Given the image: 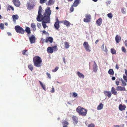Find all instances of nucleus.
<instances>
[{
	"instance_id": "16",
	"label": "nucleus",
	"mask_w": 127,
	"mask_h": 127,
	"mask_svg": "<svg viewBox=\"0 0 127 127\" xmlns=\"http://www.w3.org/2000/svg\"><path fill=\"white\" fill-rule=\"evenodd\" d=\"M104 93L106 96H107L109 97L111 96L112 94L109 91H104Z\"/></svg>"
},
{
	"instance_id": "14",
	"label": "nucleus",
	"mask_w": 127,
	"mask_h": 127,
	"mask_svg": "<svg viewBox=\"0 0 127 127\" xmlns=\"http://www.w3.org/2000/svg\"><path fill=\"white\" fill-rule=\"evenodd\" d=\"M115 39L116 43H118L121 41V38L120 36L117 35L116 36Z\"/></svg>"
},
{
	"instance_id": "24",
	"label": "nucleus",
	"mask_w": 127,
	"mask_h": 127,
	"mask_svg": "<svg viewBox=\"0 0 127 127\" xmlns=\"http://www.w3.org/2000/svg\"><path fill=\"white\" fill-rule=\"evenodd\" d=\"M31 27L33 29L34 31L36 30V26L34 23H32L31 24Z\"/></svg>"
},
{
	"instance_id": "31",
	"label": "nucleus",
	"mask_w": 127,
	"mask_h": 127,
	"mask_svg": "<svg viewBox=\"0 0 127 127\" xmlns=\"http://www.w3.org/2000/svg\"><path fill=\"white\" fill-rule=\"evenodd\" d=\"M12 18L13 20L16 19L17 20L18 19L19 17L17 15H13L12 16Z\"/></svg>"
},
{
	"instance_id": "48",
	"label": "nucleus",
	"mask_w": 127,
	"mask_h": 127,
	"mask_svg": "<svg viewBox=\"0 0 127 127\" xmlns=\"http://www.w3.org/2000/svg\"><path fill=\"white\" fill-rule=\"evenodd\" d=\"M122 85H123V86H126L127 85V83L126 82H125L124 81H122Z\"/></svg>"
},
{
	"instance_id": "19",
	"label": "nucleus",
	"mask_w": 127,
	"mask_h": 127,
	"mask_svg": "<svg viewBox=\"0 0 127 127\" xmlns=\"http://www.w3.org/2000/svg\"><path fill=\"white\" fill-rule=\"evenodd\" d=\"M111 92L113 95H116L117 94V92L114 87H112V88Z\"/></svg>"
},
{
	"instance_id": "41",
	"label": "nucleus",
	"mask_w": 127,
	"mask_h": 127,
	"mask_svg": "<svg viewBox=\"0 0 127 127\" xmlns=\"http://www.w3.org/2000/svg\"><path fill=\"white\" fill-rule=\"evenodd\" d=\"M107 16L108 17L111 19L113 17L111 13H109L107 14Z\"/></svg>"
},
{
	"instance_id": "32",
	"label": "nucleus",
	"mask_w": 127,
	"mask_h": 127,
	"mask_svg": "<svg viewBox=\"0 0 127 127\" xmlns=\"http://www.w3.org/2000/svg\"><path fill=\"white\" fill-rule=\"evenodd\" d=\"M97 65L93 66V70L94 72H96L97 71Z\"/></svg>"
},
{
	"instance_id": "20",
	"label": "nucleus",
	"mask_w": 127,
	"mask_h": 127,
	"mask_svg": "<svg viewBox=\"0 0 127 127\" xmlns=\"http://www.w3.org/2000/svg\"><path fill=\"white\" fill-rule=\"evenodd\" d=\"M54 50L51 47H48L47 49V52L50 53H52L53 51Z\"/></svg>"
},
{
	"instance_id": "63",
	"label": "nucleus",
	"mask_w": 127,
	"mask_h": 127,
	"mask_svg": "<svg viewBox=\"0 0 127 127\" xmlns=\"http://www.w3.org/2000/svg\"><path fill=\"white\" fill-rule=\"evenodd\" d=\"M99 41V40L97 39L96 40V41H95V43L96 44Z\"/></svg>"
},
{
	"instance_id": "35",
	"label": "nucleus",
	"mask_w": 127,
	"mask_h": 127,
	"mask_svg": "<svg viewBox=\"0 0 127 127\" xmlns=\"http://www.w3.org/2000/svg\"><path fill=\"white\" fill-rule=\"evenodd\" d=\"M27 51V50H23L22 51V54L24 55H26L27 56H28V54H27L26 53V52Z\"/></svg>"
},
{
	"instance_id": "17",
	"label": "nucleus",
	"mask_w": 127,
	"mask_h": 127,
	"mask_svg": "<svg viewBox=\"0 0 127 127\" xmlns=\"http://www.w3.org/2000/svg\"><path fill=\"white\" fill-rule=\"evenodd\" d=\"M54 1L53 0H49L46 3V4L48 6L54 4Z\"/></svg>"
},
{
	"instance_id": "53",
	"label": "nucleus",
	"mask_w": 127,
	"mask_h": 127,
	"mask_svg": "<svg viewBox=\"0 0 127 127\" xmlns=\"http://www.w3.org/2000/svg\"><path fill=\"white\" fill-rule=\"evenodd\" d=\"M55 91L54 88L53 87L52 88V90H51L50 92L51 93H53Z\"/></svg>"
},
{
	"instance_id": "34",
	"label": "nucleus",
	"mask_w": 127,
	"mask_h": 127,
	"mask_svg": "<svg viewBox=\"0 0 127 127\" xmlns=\"http://www.w3.org/2000/svg\"><path fill=\"white\" fill-rule=\"evenodd\" d=\"M0 28L1 29L3 30L4 29V25L2 23L0 24Z\"/></svg>"
},
{
	"instance_id": "27",
	"label": "nucleus",
	"mask_w": 127,
	"mask_h": 127,
	"mask_svg": "<svg viewBox=\"0 0 127 127\" xmlns=\"http://www.w3.org/2000/svg\"><path fill=\"white\" fill-rule=\"evenodd\" d=\"M26 32H27L28 34H30L31 33V30L30 28L28 27H27L25 30Z\"/></svg>"
},
{
	"instance_id": "64",
	"label": "nucleus",
	"mask_w": 127,
	"mask_h": 127,
	"mask_svg": "<svg viewBox=\"0 0 127 127\" xmlns=\"http://www.w3.org/2000/svg\"><path fill=\"white\" fill-rule=\"evenodd\" d=\"M112 80H115V77H113L112 78Z\"/></svg>"
},
{
	"instance_id": "51",
	"label": "nucleus",
	"mask_w": 127,
	"mask_h": 127,
	"mask_svg": "<svg viewBox=\"0 0 127 127\" xmlns=\"http://www.w3.org/2000/svg\"><path fill=\"white\" fill-rule=\"evenodd\" d=\"M37 26L38 28H40L41 26V24L39 23H37Z\"/></svg>"
},
{
	"instance_id": "21",
	"label": "nucleus",
	"mask_w": 127,
	"mask_h": 127,
	"mask_svg": "<svg viewBox=\"0 0 127 127\" xmlns=\"http://www.w3.org/2000/svg\"><path fill=\"white\" fill-rule=\"evenodd\" d=\"M103 106V104L102 103H100L99 104L98 106L97 107V109L99 110L102 109Z\"/></svg>"
},
{
	"instance_id": "1",
	"label": "nucleus",
	"mask_w": 127,
	"mask_h": 127,
	"mask_svg": "<svg viewBox=\"0 0 127 127\" xmlns=\"http://www.w3.org/2000/svg\"><path fill=\"white\" fill-rule=\"evenodd\" d=\"M42 10L39 9L38 12V15L36 18V20L38 22L41 21L42 20L47 21L49 19V16H50L51 13L50 7H47L45 9L44 14L43 15L41 14Z\"/></svg>"
},
{
	"instance_id": "4",
	"label": "nucleus",
	"mask_w": 127,
	"mask_h": 127,
	"mask_svg": "<svg viewBox=\"0 0 127 127\" xmlns=\"http://www.w3.org/2000/svg\"><path fill=\"white\" fill-rule=\"evenodd\" d=\"M15 29L16 32L18 33L24 34V33L25 31L19 26H16Z\"/></svg>"
},
{
	"instance_id": "52",
	"label": "nucleus",
	"mask_w": 127,
	"mask_h": 127,
	"mask_svg": "<svg viewBox=\"0 0 127 127\" xmlns=\"http://www.w3.org/2000/svg\"><path fill=\"white\" fill-rule=\"evenodd\" d=\"M73 96L75 97H76L77 96V93L75 92H74L73 93Z\"/></svg>"
},
{
	"instance_id": "22",
	"label": "nucleus",
	"mask_w": 127,
	"mask_h": 127,
	"mask_svg": "<svg viewBox=\"0 0 127 127\" xmlns=\"http://www.w3.org/2000/svg\"><path fill=\"white\" fill-rule=\"evenodd\" d=\"M47 42L48 41L50 43H52L53 42V39L52 37H47Z\"/></svg>"
},
{
	"instance_id": "36",
	"label": "nucleus",
	"mask_w": 127,
	"mask_h": 127,
	"mask_svg": "<svg viewBox=\"0 0 127 127\" xmlns=\"http://www.w3.org/2000/svg\"><path fill=\"white\" fill-rule=\"evenodd\" d=\"M126 9L124 8H122L121 9V12L123 14L126 13Z\"/></svg>"
},
{
	"instance_id": "55",
	"label": "nucleus",
	"mask_w": 127,
	"mask_h": 127,
	"mask_svg": "<svg viewBox=\"0 0 127 127\" xmlns=\"http://www.w3.org/2000/svg\"><path fill=\"white\" fill-rule=\"evenodd\" d=\"M43 33L46 34L48 33L47 32H46L45 30H43L42 31Z\"/></svg>"
},
{
	"instance_id": "5",
	"label": "nucleus",
	"mask_w": 127,
	"mask_h": 127,
	"mask_svg": "<svg viewBox=\"0 0 127 127\" xmlns=\"http://www.w3.org/2000/svg\"><path fill=\"white\" fill-rule=\"evenodd\" d=\"M35 5V2L33 1L27 3V9L30 10L34 8Z\"/></svg>"
},
{
	"instance_id": "43",
	"label": "nucleus",
	"mask_w": 127,
	"mask_h": 127,
	"mask_svg": "<svg viewBox=\"0 0 127 127\" xmlns=\"http://www.w3.org/2000/svg\"><path fill=\"white\" fill-rule=\"evenodd\" d=\"M122 50L124 53H125L126 52V50L124 47L123 46L122 47Z\"/></svg>"
},
{
	"instance_id": "57",
	"label": "nucleus",
	"mask_w": 127,
	"mask_h": 127,
	"mask_svg": "<svg viewBox=\"0 0 127 127\" xmlns=\"http://www.w3.org/2000/svg\"><path fill=\"white\" fill-rule=\"evenodd\" d=\"M104 51L106 53H107V51H108V50H107V49L106 47H105V49L104 50Z\"/></svg>"
},
{
	"instance_id": "25",
	"label": "nucleus",
	"mask_w": 127,
	"mask_h": 127,
	"mask_svg": "<svg viewBox=\"0 0 127 127\" xmlns=\"http://www.w3.org/2000/svg\"><path fill=\"white\" fill-rule=\"evenodd\" d=\"M54 26L56 29H58L60 27L59 22H56L55 23Z\"/></svg>"
},
{
	"instance_id": "61",
	"label": "nucleus",
	"mask_w": 127,
	"mask_h": 127,
	"mask_svg": "<svg viewBox=\"0 0 127 127\" xmlns=\"http://www.w3.org/2000/svg\"><path fill=\"white\" fill-rule=\"evenodd\" d=\"M63 61L64 63V64H65L66 63L65 61V59L64 57L63 58Z\"/></svg>"
},
{
	"instance_id": "13",
	"label": "nucleus",
	"mask_w": 127,
	"mask_h": 127,
	"mask_svg": "<svg viewBox=\"0 0 127 127\" xmlns=\"http://www.w3.org/2000/svg\"><path fill=\"white\" fill-rule=\"evenodd\" d=\"M73 123L75 124H77L78 122V118L76 116H73L72 117Z\"/></svg>"
},
{
	"instance_id": "8",
	"label": "nucleus",
	"mask_w": 127,
	"mask_h": 127,
	"mask_svg": "<svg viewBox=\"0 0 127 127\" xmlns=\"http://www.w3.org/2000/svg\"><path fill=\"white\" fill-rule=\"evenodd\" d=\"M86 17L84 19V21L86 22H89L91 21V15L89 14L86 15Z\"/></svg>"
},
{
	"instance_id": "60",
	"label": "nucleus",
	"mask_w": 127,
	"mask_h": 127,
	"mask_svg": "<svg viewBox=\"0 0 127 127\" xmlns=\"http://www.w3.org/2000/svg\"><path fill=\"white\" fill-rule=\"evenodd\" d=\"M116 68L118 69L119 68V67L118 64H116Z\"/></svg>"
},
{
	"instance_id": "29",
	"label": "nucleus",
	"mask_w": 127,
	"mask_h": 127,
	"mask_svg": "<svg viewBox=\"0 0 127 127\" xmlns=\"http://www.w3.org/2000/svg\"><path fill=\"white\" fill-rule=\"evenodd\" d=\"M108 72L109 74L111 75H113L114 73L113 70L112 69H109Z\"/></svg>"
},
{
	"instance_id": "3",
	"label": "nucleus",
	"mask_w": 127,
	"mask_h": 127,
	"mask_svg": "<svg viewBox=\"0 0 127 127\" xmlns=\"http://www.w3.org/2000/svg\"><path fill=\"white\" fill-rule=\"evenodd\" d=\"M77 112L81 115L85 116L87 114V110L83 107L78 106L76 109Z\"/></svg>"
},
{
	"instance_id": "56",
	"label": "nucleus",
	"mask_w": 127,
	"mask_h": 127,
	"mask_svg": "<svg viewBox=\"0 0 127 127\" xmlns=\"http://www.w3.org/2000/svg\"><path fill=\"white\" fill-rule=\"evenodd\" d=\"M124 43L125 46H127V40H125Z\"/></svg>"
},
{
	"instance_id": "23",
	"label": "nucleus",
	"mask_w": 127,
	"mask_h": 127,
	"mask_svg": "<svg viewBox=\"0 0 127 127\" xmlns=\"http://www.w3.org/2000/svg\"><path fill=\"white\" fill-rule=\"evenodd\" d=\"M77 74L78 75L79 77L80 78L83 79L84 78V76L82 73H81L79 71H78L77 72Z\"/></svg>"
},
{
	"instance_id": "46",
	"label": "nucleus",
	"mask_w": 127,
	"mask_h": 127,
	"mask_svg": "<svg viewBox=\"0 0 127 127\" xmlns=\"http://www.w3.org/2000/svg\"><path fill=\"white\" fill-rule=\"evenodd\" d=\"M123 78L124 80L126 81V82H127V76H126L124 75L123 76Z\"/></svg>"
},
{
	"instance_id": "18",
	"label": "nucleus",
	"mask_w": 127,
	"mask_h": 127,
	"mask_svg": "<svg viewBox=\"0 0 127 127\" xmlns=\"http://www.w3.org/2000/svg\"><path fill=\"white\" fill-rule=\"evenodd\" d=\"M102 19L101 18H99L96 21V23L98 26H100L102 23Z\"/></svg>"
},
{
	"instance_id": "45",
	"label": "nucleus",
	"mask_w": 127,
	"mask_h": 127,
	"mask_svg": "<svg viewBox=\"0 0 127 127\" xmlns=\"http://www.w3.org/2000/svg\"><path fill=\"white\" fill-rule=\"evenodd\" d=\"M47 0H40V2L41 4L43 3L46 2Z\"/></svg>"
},
{
	"instance_id": "54",
	"label": "nucleus",
	"mask_w": 127,
	"mask_h": 127,
	"mask_svg": "<svg viewBox=\"0 0 127 127\" xmlns=\"http://www.w3.org/2000/svg\"><path fill=\"white\" fill-rule=\"evenodd\" d=\"M116 85H117V86H118L119 85V81H116Z\"/></svg>"
},
{
	"instance_id": "6",
	"label": "nucleus",
	"mask_w": 127,
	"mask_h": 127,
	"mask_svg": "<svg viewBox=\"0 0 127 127\" xmlns=\"http://www.w3.org/2000/svg\"><path fill=\"white\" fill-rule=\"evenodd\" d=\"M83 45L86 51L90 52L91 50V48L88 42L86 41L84 42Z\"/></svg>"
},
{
	"instance_id": "47",
	"label": "nucleus",
	"mask_w": 127,
	"mask_h": 127,
	"mask_svg": "<svg viewBox=\"0 0 127 127\" xmlns=\"http://www.w3.org/2000/svg\"><path fill=\"white\" fill-rule=\"evenodd\" d=\"M95 126L93 124H89L88 126V127H95Z\"/></svg>"
},
{
	"instance_id": "10",
	"label": "nucleus",
	"mask_w": 127,
	"mask_h": 127,
	"mask_svg": "<svg viewBox=\"0 0 127 127\" xmlns=\"http://www.w3.org/2000/svg\"><path fill=\"white\" fill-rule=\"evenodd\" d=\"M12 2L14 5L16 7H19L20 5V2L19 0H12Z\"/></svg>"
},
{
	"instance_id": "44",
	"label": "nucleus",
	"mask_w": 127,
	"mask_h": 127,
	"mask_svg": "<svg viewBox=\"0 0 127 127\" xmlns=\"http://www.w3.org/2000/svg\"><path fill=\"white\" fill-rule=\"evenodd\" d=\"M58 69L59 67H58L57 66L55 67L54 70H52V71L53 72H56L57 70Z\"/></svg>"
},
{
	"instance_id": "49",
	"label": "nucleus",
	"mask_w": 127,
	"mask_h": 127,
	"mask_svg": "<svg viewBox=\"0 0 127 127\" xmlns=\"http://www.w3.org/2000/svg\"><path fill=\"white\" fill-rule=\"evenodd\" d=\"M46 75H47L48 77L50 79H51V75L50 74L48 73V72H47Z\"/></svg>"
},
{
	"instance_id": "12",
	"label": "nucleus",
	"mask_w": 127,
	"mask_h": 127,
	"mask_svg": "<svg viewBox=\"0 0 127 127\" xmlns=\"http://www.w3.org/2000/svg\"><path fill=\"white\" fill-rule=\"evenodd\" d=\"M116 90L118 91H126V89L125 87L118 86L116 88Z\"/></svg>"
},
{
	"instance_id": "58",
	"label": "nucleus",
	"mask_w": 127,
	"mask_h": 127,
	"mask_svg": "<svg viewBox=\"0 0 127 127\" xmlns=\"http://www.w3.org/2000/svg\"><path fill=\"white\" fill-rule=\"evenodd\" d=\"M7 33L9 36H11V33L9 32H7Z\"/></svg>"
},
{
	"instance_id": "50",
	"label": "nucleus",
	"mask_w": 127,
	"mask_h": 127,
	"mask_svg": "<svg viewBox=\"0 0 127 127\" xmlns=\"http://www.w3.org/2000/svg\"><path fill=\"white\" fill-rule=\"evenodd\" d=\"M53 48L54 50L55 51H57L58 50V48L56 46H55L54 47H53Z\"/></svg>"
},
{
	"instance_id": "11",
	"label": "nucleus",
	"mask_w": 127,
	"mask_h": 127,
	"mask_svg": "<svg viewBox=\"0 0 127 127\" xmlns=\"http://www.w3.org/2000/svg\"><path fill=\"white\" fill-rule=\"evenodd\" d=\"M81 3L80 0H75L72 4L74 7H77Z\"/></svg>"
},
{
	"instance_id": "59",
	"label": "nucleus",
	"mask_w": 127,
	"mask_h": 127,
	"mask_svg": "<svg viewBox=\"0 0 127 127\" xmlns=\"http://www.w3.org/2000/svg\"><path fill=\"white\" fill-rule=\"evenodd\" d=\"M104 43L102 45V46L101 47V48L103 50V49H104Z\"/></svg>"
},
{
	"instance_id": "28",
	"label": "nucleus",
	"mask_w": 127,
	"mask_h": 127,
	"mask_svg": "<svg viewBox=\"0 0 127 127\" xmlns=\"http://www.w3.org/2000/svg\"><path fill=\"white\" fill-rule=\"evenodd\" d=\"M65 47L66 49L68 48L69 47V45L68 42H65L64 43Z\"/></svg>"
},
{
	"instance_id": "2",
	"label": "nucleus",
	"mask_w": 127,
	"mask_h": 127,
	"mask_svg": "<svg viewBox=\"0 0 127 127\" xmlns=\"http://www.w3.org/2000/svg\"><path fill=\"white\" fill-rule=\"evenodd\" d=\"M33 61L34 66L37 67L41 66L42 60L39 56H35L33 58Z\"/></svg>"
},
{
	"instance_id": "15",
	"label": "nucleus",
	"mask_w": 127,
	"mask_h": 127,
	"mask_svg": "<svg viewBox=\"0 0 127 127\" xmlns=\"http://www.w3.org/2000/svg\"><path fill=\"white\" fill-rule=\"evenodd\" d=\"M126 107L125 105H123L122 104H120L119 106V109L121 111L125 110Z\"/></svg>"
},
{
	"instance_id": "30",
	"label": "nucleus",
	"mask_w": 127,
	"mask_h": 127,
	"mask_svg": "<svg viewBox=\"0 0 127 127\" xmlns=\"http://www.w3.org/2000/svg\"><path fill=\"white\" fill-rule=\"evenodd\" d=\"M28 68L31 70V71H32L33 69L32 65V64H30L28 65Z\"/></svg>"
},
{
	"instance_id": "40",
	"label": "nucleus",
	"mask_w": 127,
	"mask_h": 127,
	"mask_svg": "<svg viewBox=\"0 0 127 127\" xmlns=\"http://www.w3.org/2000/svg\"><path fill=\"white\" fill-rule=\"evenodd\" d=\"M41 40L42 41L43 43H44L45 42L47 43V38L46 39L42 38L41 39Z\"/></svg>"
},
{
	"instance_id": "26",
	"label": "nucleus",
	"mask_w": 127,
	"mask_h": 127,
	"mask_svg": "<svg viewBox=\"0 0 127 127\" xmlns=\"http://www.w3.org/2000/svg\"><path fill=\"white\" fill-rule=\"evenodd\" d=\"M64 24L67 27L69 26L70 25V23L67 20L64 21Z\"/></svg>"
},
{
	"instance_id": "9",
	"label": "nucleus",
	"mask_w": 127,
	"mask_h": 127,
	"mask_svg": "<svg viewBox=\"0 0 127 127\" xmlns=\"http://www.w3.org/2000/svg\"><path fill=\"white\" fill-rule=\"evenodd\" d=\"M41 21H43L42 24V25L43 26V28H45L46 27H47V26L46 25V23H50V16H49V19L48 20H47V21H46L45 20H41Z\"/></svg>"
},
{
	"instance_id": "7",
	"label": "nucleus",
	"mask_w": 127,
	"mask_h": 127,
	"mask_svg": "<svg viewBox=\"0 0 127 127\" xmlns=\"http://www.w3.org/2000/svg\"><path fill=\"white\" fill-rule=\"evenodd\" d=\"M28 36L29 38L30 41L31 43H35V38L34 35L33 34H28Z\"/></svg>"
},
{
	"instance_id": "38",
	"label": "nucleus",
	"mask_w": 127,
	"mask_h": 127,
	"mask_svg": "<svg viewBox=\"0 0 127 127\" xmlns=\"http://www.w3.org/2000/svg\"><path fill=\"white\" fill-rule=\"evenodd\" d=\"M39 82L40 83V84L41 85V87H42V88H43V89L44 90L45 89V86L44 85H43L41 82L40 81H39Z\"/></svg>"
},
{
	"instance_id": "62",
	"label": "nucleus",
	"mask_w": 127,
	"mask_h": 127,
	"mask_svg": "<svg viewBox=\"0 0 127 127\" xmlns=\"http://www.w3.org/2000/svg\"><path fill=\"white\" fill-rule=\"evenodd\" d=\"M125 74L127 76V70L126 69H125Z\"/></svg>"
},
{
	"instance_id": "42",
	"label": "nucleus",
	"mask_w": 127,
	"mask_h": 127,
	"mask_svg": "<svg viewBox=\"0 0 127 127\" xmlns=\"http://www.w3.org/2000/svg\"><path fill=\"white\" fill-rule=\"evenodd\" d=\"M8 8H7V10L8 11V10H10V9H9V8H10L13 11L14 10V8L13 7L11 6H8Z\"/></svg>"
},
{
	"instance_id": "37",
	"label": "nucleus",
	"mask_w": 127,
	"mask_h": 127,
	"mask_svg": "<svg viewBox=\"0 0 127 127\" xmlns=\"http://www.w3.org/2000/svg\"><path fill=\"white\" fill-rule=\"evenodd\" d=\"M68 124V122L65 121H64L63 122V124L64 126H67Z\"/></svg>"
},
{
	"instance_id": "33",
	"label": "nucleus",
	"mask_w": 127,
	"mask_h": 127,
	"mask_svg": "<svg viewBox=\"0 0 127 127\" xmlns=\"http://www.w3.org/2000/svg\"><path fill=\"white\" fill-rule=\"evenodd\" d=\"M111 53L113 54H116V51L114 49H111Z\"/></svg>"
},
{
	"instance_id": "39",
	"label": "nucleus",
	"mask_w": 127,
	"mask_h": 127,
	"mask_svg": "<svg viewBox=\"0 0 127 127\" xmlns=\"http://www.w3.org/2000/svg\"><path fill=\"white\" fill-rule=\"evenodd\" d=\"M74 6H73V5H72L71 6L70 8V12H73V11L74 10V9L73 8V7Z\"/></svg>"
}]
</instances>
